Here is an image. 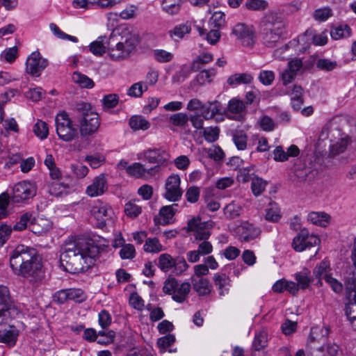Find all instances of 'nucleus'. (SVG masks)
<instances>
[{
    "instance_id": "obj_1",
    "label": "nucleus",
    "mask_w": 356,
    "mask_h": 356,
    "mask_svg": "<svg viewBox=\"0 0 356 356\" xmlns=\"http://www.w3.org/2000/svg\"><path fill=\"white\" fill-rule=\"evenodd\" d=\"M60 254V266L71 274L87 270L95 264L100 247L92 240H78L65 244Z\"/></svg>"
},
{
    "instance_id": "obj_2",
    "label": "nucleus",
    "mask_w": 356,
    "mask_h": 356,
    "mask_svg": "<svg viewBox=\"0 0 356 356\" xmlns=\"http://www.w3.org/2000/svg\"><path fill=\"white\" fill-rule=\"evenodd\" d=\"M9 261L15 275L26 278L33 284L43 279L42 264L36 249L19 245L11 252Z\"/></svg>"
},
{
    "instance_id": "obj_3",
    "label": "nucleus",
    "mask_w": 356,
    "mask_h": 356,
    "mask_svg": "<svg viewBox=\"0 0 356 356\" xmlns=\"http://www.w3.org/2000/svg\"><path fill=\"white\" fill-rule=\"evenodd\" d=\"M262 43L267 47H275L286 33V23L282 13L268 11L261 18L259 24Z\"/></svg>"
},
{
    "instance_id": "obj_4",
    "label": "nucleus",
    "mask_w": 356,
    "mask_h": 356,
    "mask_svg": "<svg viewBox=\"0 0 356 356\" xmlns=\"http://www.w3.org/2000/svg\"><path fill=\"white\" fill-rule=\"evenodd\" d=\"M75 110L79 113L77 120L81 136L86 137L97 132L100 125V119L98 114L92 111L91 104L83 102L76 103Z\"/></svg>"
},
{
    "instance_id": "obj_5",
    "label": "nucleus",
    "mask_w": 356,
    "mask_h": 356,
    "mask_svg": "<svg viewBox=\"0 0 356 356\" xmlns=\"http://www.w3.org/2000/svg\"><path fill=\"white\" fill-rule=\"evenodd\" d=\"M55 123L56 134L60 140L71 142L78 138V130L66 112L57 114Z\"/></svg>"
},
{
    "instance_id": "obj_6",
    "label": "nucleus",
    "mask_w": 356,
    "mask_h": 356,
    "mask_svg": "<svg viewBox=\"0 0 356 356\" xmlns=\"http://www.w3.org/2000/svg\"><path fill=\"white\" fill-rule=\"evenodd\" d=\"M138 42L137 37L130 34L124 42H118L115 47H109L108 54L113 60H115L127 58L134 50Z\"/></svg>"
},
{
    "instance_id": "obj_7",
    "label": "nucleus",
    "mask_w": 356,
    "mask_h": 356,
    "mask_svg": "<svg viewBox=\"0 0 356 356\" xmlns=\"http://www.w3.org/2000/svg\"><path fill=\"white\" fill-rule=\"evenodd\" d=\"M36 194L35 185L30 181H21L16 184L13 189L12 202L19 203L33 197Z\"/></svg>"
},
{
    "instance_id": "obj_8",
    "label": "nucleus",
    "mask_w": 356,
    "mask_h": 356,
    "mask_svg": "<svg viewBox=\"0 0 356 356\" xmlns=\"http://www.w3.org/2000/svg\"><path fill=\"white\" fill-rule=\"evenodd\" d=\"M187 227L188 230L193 232L195 241L209 239L211 236V222L202 221L199 218H194L188 221Z\"/></svg>"
},
{
    "instance_id": "obj_9",
    "label": "nucleus",
    "mask_w": 356,
    "mask_h": 356,
    "mask_svg": "<svg viewBox=\"0 0 356 356\" xmlns=\"http://www.w3.org/2000/svg\"><path fill=\"white\" fill-rule=\"evenodd\" d=\"M319 243L320 239L317 236L310 234L307 229H303L293 238L292 245L296 251L302 252L317 245Z\"/></svg>"
},
{
    "instance_id": "obj_10",
    "label": "nucleus",
    "mask_w": 356,
    "mask_h": 356,
    "mask_svg": "<svg viewBox=\"0 0 356 356\" xmlns=\"http://www.w3.org/2000/svg\"><path fill=\"white\" fill-rule=\"evenodd\" d=\"M181 179L178 175L172 174L165 181L164 197L171 202L179 201L183 194L180 188Z\"/></svg>"
},
{
    "instance_id": "obj_11",
    "label": "nucleus",
    "mask_w": 356,
    "mask_h": 356,
    "mask_svg": "<svg viewBox=\"0 0 356 356\" xmlns=\"http://www.w3.org/2000/svg\"><path fill=\"white\" fill-rule=\"evenodd\" d=\"M232 34L243 46L251 47L254 43V30L252 26L238 23L234 26Z\"/></svg>"
},
{
    "instance_id": "obj_12",
    "label": "nucleus",
    "mask_w": 356,
    "mask_h": 356,
    "mask_svg": "<svg viewBox=\"0 0 356 356\" xmlns=\"http://www.w3.org/2000/svg\"><path fill=\"white\" fill-rule=\"evenodd\" d=\"M236 234L241 242H250L259 237L261 229L249 222H243L236 229Z\"/></svg>"
},
{
    "instance_id": "obj_13",
    "label": "nucleus",
    "mask_w": 356,
    "mask_h": 356,
    "mask_svg": "<svg viewBox=\"0 0 356 356\" xmlns=\"http://www.w3.org/2000/svg\"><path fill=\"white\" fill-rule=\"evenodd\" d=\"M28 222H31V224L33 225H40V222L41 223L46 222V224L44 225V227H42V229L41 230L35 229L34 231V232H35V233L36 232H38V233L46 232L51 227L49 222L47 220H44L42 218L37 220L33 217V213L26 212L20 216L19 220L18 222H17L16 224L14 225L13 230H15V231L24 230L27 227Z\"/></svg>"
},
{
    "instance_id": "obj_14",
    "label": "nucleus",
    "mask_w": 356,
    "mask_h": 356,
    "mask_svg": "<svg viewBox=\"0 0 356 356\" xmlns=\"http://www.w3.org/2000/svg\"><path fill=\"white\" fill-rule=\"evenodd\" d=\"M47 65V60L42 58L39 52H33L27 58L26 70L29 74L38 77Z\"/></svg>"
},
{
    "instance_id": "obj_15",
    "label": "nucleus",
    "mask_w": 356,
    "mask_h": 356,
    "mask_svg": "<svg viewBox=\"0 0 356 356\" xmlns=\"http://www.w3.org/2000/svg\"><path fill=\"white\" fill-rule=\"evenodd\" d=\"M91 214L97 220L99 227L106 225L107 220L111 218L113 214L112 209L106 203L97 201L92 207Z\"/></svg>"
},
{
    "instance_id": "obj_16",
    "label": "nucleus",
    "mask_w": 356,
    "mask_h": 356,
    "mask_svg": "<svg viewBox=\"0 0 356 356\" xmlns=\"http://www.w3.org/2000/svg\"><path fill=\"white\" fill-rule=\"evenodd\" d=\"M9 292L6 286H0V324L8 323L11 316V305L8 303Z\"/></svg>"
},
{
    "instance_id": "obj_17",
    "label": "nucleus",
    "mask_w": 356,
    "mask_h": 356,
    "mask_svg": "<svg viewBox=\"0 0 356 356\" xmlns=\"http://www.w3.org/2000/svg\"><path fill=\"white\" fill-rule=\"evenodd\" d=\"M10 321L11 318L8 323L0 324V342L13 346L17 339L18 330L10 325Z\"/></svg>"
},
{
    "instance_id": "obj_18",
    "label": "nucleus",
    "mask_w": 356,
    "mask_h": 356,
    "mask_svg": "<svg viewBox=\"0 0 356 356\" xmlns=\"http://www.w3.org/2000/svg\"><path fill=\"white\" fill-rule=\"evenodd\" d=\"M144 159L150 163L163 165L170 158V155L163 148L148 149L143 152Z\"/></svg>"
},
{
    "instance_id": "obj_19",
    "label": "nucleus",
    "mask_w": 356,
    "mask_h": 356,
    "mask_svg": "<svg viewBox=\"0 0 356 356\" xmlns=\"http://www.w3.org/2000/svg\"><path fill=\"white\" fill-rule=\"evenodd\" d=\"M108 189L106 175L101 174L94 178L92 183L86 188V193L90 197L102 195Z\"/></svg>"
},
{
    "instance_id": "obj_20",
    "label": "nucleus",
    "mask_w": 356,
    "mask_h": 356,
    "mask_svg": "<svg viewBox=\"0 0 356 356\" xmlns=\"http://www.w3.org/2000/svg\"><path fill=\"white\" fill-rule=\"evenodd\" d=\"M193 289L200 296L209 295L211 291V285L208 279L199 276H192Z\"/></svg>"
},
{
    "instance_id": "obj_21",
    "label": "nucleus",
    "mask_w": 356,
    "mask_h": 356,
    "mask_svg": "<svg viewBox=\"0 0 356 356\" xmlns=\"http://www.w3.org/2000/svg\"><path fill=\"white\" fill-rule=\"evenodd\" d=\"M213 280L220 296H225L229 293L230 287V279L229 276L225 273H216Z\"/></svg>"
},
{
    "instance_id": "obj_22",
    "label": "nucleus",
    "mask_w": 356,
    "mask_h": 356,
    "mask_svg": "<svg viewBox=\"0 0 356 356\" xmlns=\"http://www.w3.org/2000/svg\"><path fill=\"white\" fill-rule=\"evenodd\" d=\"M221 104L218 101L207 102L202 104L200 112L201 115L205 120L213 118L216 114L220 113Z\"/></svg>"
},
{
    "instance_id": "obj_23",
    "label": "nucleus",
    "mask_w": 356,
    "mask_h": 356,
    "mask_svg": "<svg viewBox=\"0 0 356 356\" xmlns=\"http://www.w3.org/2000/svg\"><path fill=\"white\" fill-rule=\"evenodd\" d=\"M268 339L267 333L262 330L255 334L252 342V351L251 356H259V352L267 346ZM262 356H265L263 354Z\"/></svg>"
},
{
    "instance_id": "obj_24",
    "label": "nucleus",
    "mask_w": 356,
    "mask_h": 356,
    "mask_svg": "<svg viewBox=\"0 0 356 356\" xmlns=\"http://www.w3.org/2000/svg\"><path fill=\"white\" fill-rule=\"evenodd\" d=\"M307 220L314 225L326 227L330 222L331 216L323 211H312L307 216Z\"/></svg>"
},
{
    "instance_id": "obj_25",
    "label": "nucleus",
    "mask_w": 356,
    "mask_h": 356,
    "mask_svg": "<svg viewBox=\"0 0 356 356\" xmlns=\"http://www.w3.org/2000/svg\"><path fill=\"white\" fill-rule=\"evenodd\" d=\"M294 278L297 282V285L300 289L305 290L309 287L313 282L311 276V272L307 268H303L301 271L294 274Z\"/></svg>"
},
{
    "instance_id": "obj_26",
    "label": "nucleus",
    "mask_w": 356,
    "mask_h": 356,
    "mask_svg": "<svg viewBox=\"0 0 356 356\" xmlns=\"http://www.w3.org/2000/svg\"><path fill=\"white\" fill-rule=\"evenodd\" d=\"M191 289V285L188 282H183L181 284L178 283L172 298L174 301L182 303L188 298Z\"/></svg>"
},
{
    "instance_id": "obj_27",
    "label": "nucleus",
    "mask_w": 356,
    "mask_h": 356,
    "mask_svg": "<svg viewBox=\"0 0 356 356\" xmlns=\"http://www.w3.org/2000/svg\"><path fill=\"white\" fill-rule=\"evenodd\" d=\"M253 81V76L250 73H236L227 79V83L231 86L241 84H248Z\"/></svg>"
},
{
    "instance_id": "obj_28",
    "label": "nucleus",
    "mask_w": 356,
    "mask_h": 356,
    "mask_svg": "<svg viewBox=\"0 0 356 356\" xmlns=\"http://www.w3.org/2000/svg\"><path fill=\"white\" fill-rule=\"evenodd\" d=\"M351 34V29L348 24H339L332 28L330 35L334 40H340L348 38Z\"/></svg>"
},
{
    "instance_id": "obj_29",
    "label": "nucleus",
    "mask_w": 356,
    "mask_h": 356,
    "mask_svg": "<svg viewBox=\"0 0 356 356\" xmlns=\"http://www.w3.org/2000/svg\"><path fill=\"white\" fill-rule=\"evenodd\" d=\"M185 0H163L162 9L170 15L177 14Z\"/></svg>"
},
{
    "instance_id": "obj_30",
    "label": "nucleus",
    "mask_w": 356,
    "mask_h": 356,
    "mask_svg": "<svg viewBox=\"0 0 356 356\" xmlns=\"http://www.w3.org/2000/svg\"><path fill=\"white\" fill-rule=\"evenodd\" d=\"M152 170H153V168H151L147 171L141 163H134L127 167V173L129 176L138 179L144 177L146 173L149 174V171Z\"/></svg>"
},
{
    "instance_id": "obj_31",
    "label": "nucleus",
    "mask_w": 356,
    "mask_h": 356,
    "mask_svg": "<svg viewBox=\"0 0 356 356\" xmlns=\"http://www.w3.org/2000/svg\"><path fill=\"white\" fill-rule=\"evenodd\" d=\"M330 261L327 259H324L314 268L313 270V274L316 278L318 279L319 280L321 279H324L325 280V275H330Z\"/></svg>"
},
{
    "instance_id": "obj_32",
    "label": "nucleus",
    "mask_w": 356,
    "mask_h": 356,
    "mask_svg": "<svg viewBox=\"0 0 356 356\" xmlns=\"http://www.w3.org/2000/svg\"><path fill=\"white\" fill-rule=\"evenodd\" d=\"M242 211V207L234 201H232L224 208L225 216L229 219H234L240 216Z\"/></svg>"
},
{
    "instance_id": "obj_33",
    "label": "nucleus",
    "mask_w": 356,
    "mask_h": 356,
    "mask_svg": "<svg viewBox=\"0 0 356 356\" xmlns=\"http://www.w3.org/2000/svg\"><path fill=\"white\" fill-rule=\"evenodd\" d=\"M248 136L241 130H236L232 133V140L238 150H244L247 148Z\"/></svg>"
},
{
    "instance_id": "obj_34",
    "label": "nucleus",
    "mask_w": 356,
    "mask_h": 356,
    "mask_svg": "<svg viewBox=\"0 0 356 356\" xmlns=\"http://www.w3.org/2000/svg\"><path fill=\"white\" fill-rule=\"evenodd\" d=\"M213 60V56L211 54L204 53L199 55L191 64V68L193 72H198L202 70V65H205L211 63Z\"/></svg>"
},
{
    "instance_id": "obj_35",
    "label": "nucleus",
    "mask_w": 356,
    "mask_h": 356,
    "mask_svg": "<svg viewBox=\"0 0 356 356\" xmlns=\"http://www.w3.org/2000/svg\"><path fill=\"white\" fill-rule=\"evenodd\" d=\"M350 257L353 263L355 270L353 272V276L348 280L347 287L349 290L355 291V296H356V238L354 239Z\"/></svg>"
},
{
    "instance_id": "obj_36",
    "label": "nucleus",
    "mask_w": 356,
    "mask_h": 356,
    "mask_svg": "<svg viewBox=\"0 0 356 356\" xmlns=\"http://www.w3.org/2000/svg\"><path fill=\"white\" fill-rule=\"evenodd\" d=\"M130 127L136 130H147L150 127V123L144 118L140 115L133 116L129 120Z\"/></svg>"
},
{
    "instance_id": "obj_37",
    "label": "nucleus",
    "mask_w": 356,
    "mask_h": 356,
    "mask_svg": "<svg viewBox=\"0 0 356 356\" xmlns=\"http://www.w3.org/2000/svg\"><path fill=\"white\" fill-rule=\"evenodd\" d=\"M175 265L174 259L169 254H161L158 259V267L163 272H168Z\"/></svg>"
},
{
    "instance_id": "obj_38",
    "label": "nucleus",
    "mask_w": 356,
    "mask_h": 356,
    "mask_svg": "<svg viewBox=\"0 0 356 356\" xmlns=\"http://www.w3.org/2000/svg\"><path fill=\"white\" fill-rule=\"evenodd\" d=\"M191 31V24L186 22L177 25L174 29L169 31L171 38L176 37L178 39H182L186 34H188Z\"/></svg>"
},
{
    "instance_id": "obj_39",
    "label": "nucleus",
    "mask_w": 356,
    "mask_h": 356,
    "mask_svg": "<svg viewBox=\"0 0 356 356\" xmlns=\"http://www.w3.org/2000/svg\"><path fill=\"white\" fill-rule=\"evenodd\" d=\"M72 79L81 88H92L95 86L94 81L90 78L79 72H74Z\"/></svg>"
},
{
    "instance_id": "obj_40",
    "label": "nucleus",
    "mask_w": 356,
    "mask_h": 356,
    "mask_svg": "<svg viewBox=\"0 0 356 356\" xmlns=\"http://www.w3.org/2000/svg\"><path fill=\"white\" fill-rule=\"evenodd\" d=\"M178 204H172L168 206L162 207L159 211V214L163 218V223L167 224L171 220L177 211Z\"/></svg>"
},
{
    "instance_id": "obj_41",
    "label": "nucleus",
    "mask_w": 356,
    "mask_h": 356,
    "mask_svg": "<svg viewBox=\"0 0 356 356\" xmlns=\"http://www.w3.org/2000/svg\"><path fill=\"white\" fill-rule=\"evenodd\" d=\"M147 90V83L139 81L131 86L127 90V95L132 97H140Z\"/></svg>"
},
{
    "instance_id": "obj_42",
    "label": "nucleus",
    "mask_w": 356,
    "mask_h": 356,
    "mask_svg": "<svg viewBox=\"0 0 356 356\" xmlns=\"http://www.w3.org/2000/svg\"><path fill=\"white\" fill-rule=\"evenodd\" d=\"M281 218L280 210L277 204L271 202L266 209V219L271 222H277Z\"/></svg>"
},
{
    "instance_id": "obj_43",
    "label": "nucleus",
    "mask_w": 356,
    "mask_h": 356,
    "mask_svg": "<svg viewBox=\"0 0 356 356\" xmlns=\"http://www.w3.org/2000/svg\"><path fill=\"white\" fill-rule=\"evenodd\" d=\"M143 249L147 252L157 253L162 250L163 245L157 238H147L145 240Z\"/></svg>"
},
{
    "instance_id": "obj_44",
    "label": "nucleus",
    "mask_w": 356,
    "mask_h": 356,
    "mask_svg": "<svg viewBox=\"0 0 356 356\" xmlns=\"http://www.w3.org/2000/svg\"><path fill=\"white\" fill-rule=\"evenodd\" d=\"M216 74V70L214 68L200 70V73L196 76L197 82L200 85H204L206 83H210L212 78Z\"/></svg>"
},
{
    "instance_id": "obj_45",
    "label": "nucleus",
    "mask_w": 356,
    "mask_h": 356,
    "mask_svg": "<svg viewBox=\"0 0 356 356\" xmlns=\"http://www.w3.org/2000/svg\"><path fill=\"white\" fill-rule=\"evenodd\" d=\"M115 332L113 330H103L99 331L97 333V342L102 345H108L111 343L115 339Z\"/></svg>"
},
{
    "instance_id": "obj_46",
    "label": "nucleus",
    "mask_w": 356,
    "mask_h": 356,
    "mask_svg": "<svg viewBox=\"0 0 356 356\" xmlns=\"http://www.w3.org/2000/svg\"><path fill=\"white\" fill-rule=\"evenodd\" d=\"M153 58L159 63H165L170 62L174 58V55L164 49H156L153 50Z\"/></svg>"
},
{
    "instance_id": "obj_47",
    "label": "nucleus",
    "mask_w": 356,
    "mask_h": 356,
    "mask_svg": "<svg viewBox=\"0 0 356 356\" xmlns=\"http://www.w3.org/2000/svg\"><path fill=\"white\" fill-rule=\"evenodd\" d=\"M142 212L141 207L136 203V200H131L124 205V213L130 218H134L138 217Z\"/></svg>"
},
{
    "instance_id": "obj_48",
    "label": "nucleus",
    "mask_w": 356,
    "mask_h": 356,
    "mask_svg": "<svg viewBox=\"0 0 356 356\" xmlns=\"http://www.w3.org/2000/svg\"><path fill=\"white\" fill-rule=\"evenodd\" d=\"M245 6L250 10L263 11L268 8V3L266 0H247Z\"/></svg>"
},
{
    "instance_id": "obj_49",
    "label": "nucleus",
    "mask_w": 356,
    "mask_h": 356,
    "mask_svg": "<svg viewBox=\"0 0 356 356\" xmlns=\"http://www.w3.org/2000/svg\"><path fill=\"white\" fill-rule=\"evenodd\" d=\"M34 134L41 140L47 138L49 134V127L47 124L42 120H38L33 126V129Z\"/></svg>"
},
{
    "instance_id": "obj_50",
    "label": "nucleus",
    "mask_w": 356,
    "mask_h": 356,
    "mask_svg": "<svg viewBox=\"0 0 356 356\" xmlns=\"http://www.w3.org/2000/svg\"><path fill=\"white\" fill-rule=\"evenodd\" d=\"M350 143V139L347 137L341 138L336 143L330 146V153L332 155L343 153L347 148Z\"/></svg>"
},
{
    "instance_id": "obj_51",
    "label": "nucleus",
    "mask_w": 356,
    "mask_h": 356,
    "mask_svg": "<svg viewBox=\"0 0 356 356\" xmlns=\"http://www.w3.org/2000/svg\"><path fill=\"white\" fill-rule=\"evenodd\" d=\"M245 110V104L243 101L233 98L229 100L227 112L232 114H240Z\"/></svg>"
},
{
    "instance_id": "obj_52",
    "label": "nucleus",
    "mask_w": 356,
    "mask_h": 356,
    "mask_svg": "<svg viewBox=\"0 0 356 356\" xmlns=\"http://www.w3.org/2000/svg\"><path fill=\"white\" fill-rule=\"evenodd\" d=\"M345 313L353 326L356 327V300H350L345 307Z\"/></svg>"
},
{
    "instance_id": "obj_53",
    "label": "nucleus",
    "mask_w": 356,
    "mask_h": 356,
    "mask_svg": "<svg viewBox=\"0 0 356 356\" xmlns=\"http://www.w3.org/2000/svg\"><path fill=\"white\" fill-rule=\"evenodd\" d=\"M267 182L259 177H254L252 180L251 188L255 196H259L265 190Z\"/></svg>"
},
{
    "instance_id": "obj_54",
    "label": "nucleus",
    "mask_w": 356,
    "mask_h": 356,
    "mask_svg": "<svg viewBox=\"0 0 356 356\" xmlns=\"http://www.w3.org/2000/svg\"><path fill=\"white\" fill-rule=\"evenodd\" d=\"M69 296V300H73L76 302H82L86 300V295L81 289H67Z\"/></svg>"
},
{
    "instance_id": "obj_55",
    "label": "nucleus",
    "mask_w": 356,
    "mask_h": 356,
    "mask_svg": "<svg viewBox=\"0 0 356 356\" xmlns=\"http://www.w3.org/2000/svg\"><path fill=\"white\" fill-rule=\"evenodd\" d=\"M104 38L99 37L90 44V51L95 56H101L106 52V47L103 44Z\"/></svg>"
},
{
    "instance_id": "obj_56",
    "label": "nucleus",
    "mask_w": 356,
    "mask_h": 356,
    "mask_svg": "<svg viewBox=\"0 0 356 356\" xmlns=\"http://www.w3.org/2000/svg\"><path fill=\"white\" fill-rule=\"evenodd\" d=\"M10 199L11 197L6 192L2 193L0 195V220L6 218L8 215L7 207Z\"/></svg>"
},
{
    "instance_id": "obj_57",
    "label": "nucleus",
    "mask_w": 356,
    "mask_h": 356,
    "mask_svg": "<svg viewBox=\"0 0 356 356\" xmlns=\"http://www.w3.org/2000/svg\"><path fill=\"white\" fill-rule=\"evenodd\" d=\"M253 170V165L241 169L237 175L238 181L240 182L246 183L248 182L250 179L252 180V175H254Z\"/></svg>"
},
{
    "instance_id": "obj_58",
    "label": "nucleus",
    "mask_w": 356,
    "mask_h": 356,
    "mask_svg": "<svg viewBox=\"0 0 356 356\" xmlns=\"http://www.w3.org/2000/svg\"><path fill=\"white\" fill-rule=\"evenodd\" d=\"M175 341V337L173 334H168L158 339L157 346L161 349V352L163 353L165 352V348L171 346Z\"/></svg>"
},
{
    "instance_id": "obj_59",
    "label": "nucleus",
    "mask_w": 356,
    "mask_h": 356,
    "mask_svg": "<svg viewBox=\"0 0 356 356\" xmlns=\"http://www.w3.org/2000/svg\"><path fill=\"white\" fill-rule=\"evenodd\" d=\"M219 133L220 129L218 127H207L204 129L203 135L207 141L212 143L218 140Z\"/></svg>"
},
{
    "instance_id": "obj_60",
    "label": "nucleus",
    "mask_w": 356,
    "mask_h": 356,
    "mask_svg": "<svg viewBox=\"0 0 356 356\" xmlns=\"http://www.w3.org/2000/svg\"><path fill=\"white\" fill-rule=\"evenodd\" d=\"M98 322L102 329L108 327L112 322V317L109 312L105 309L102 310L98 315Z\"/></svg>"
},
{
    "instance_id": "obj_61",
    "label": "nucleus",
    "mask_w": 356,
    "mask_h": 356,
    "mask_svg": "<svg viewBox=\"0 0 356 356\" xmlns=\"http://www.w3.org/2000/svg\"><path fill=\"white\" fill-rule=\"evenodd\" d=\"M332 15V11L329 7L316 9L314 13L316 20L324 22Z\"/></svg>"
},
{
    "instance_id": "obj_62",
    "label": "nucleus",
    "mask_w": 356,
    "mask_h": 356,
    "mask_svg": "<svg viewBox=\"0 0 356 356\" xmlns=\"http://www.w3.org/2000/svg\"><path fill=\"white\" fill-rule=\"evenodd\" d=\"M191 66L183 65L180 70L172 76V80L174 81H184L186 78L188 77L191 72H192Z\"/></svg>"
},
{
    "instance_id": "obj_63",
    "label": "nucleus",
    "mask_w": 356,
    "mask_h": 356,
    "mask_svg": "<svg viewBox=\"0 0 356 356\" xmlns=\"http://www.w3.org/2000/svg\"><path fill=\"white\" fill-rule=\"evenodd\" d=\"M102 102L104 108H113L118 105L119 97L116 94H109L105 95Z\"/></svg>"
},
{
    "instance_id": "obj_64",
    "label": "nucleus",
    "mask_w": 356,
    "mask_h": 356,
    "mask_svg": "<svg viewBox=\"0 0 356 356\" xmlns=\"http://www.w3.org/2000/svg\"><path fill=\"white\" fill-rule=\"evenodd\" d=\"M129 303L132 307L138 311H143L145 307V302L143 298L137 293H132L129 298Z\"/></svg>"
}]
</instances>
